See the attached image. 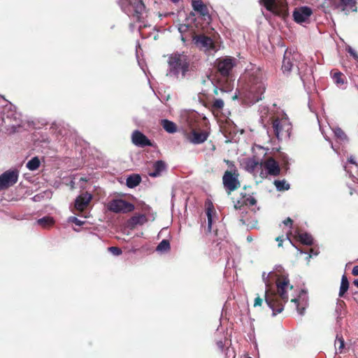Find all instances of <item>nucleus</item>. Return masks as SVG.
Masks as SVG:
<instances>
[{"label":"nucleus","mask_w":358,"mask_h":358,"mask_svg":"<svg viewBox=\"0 0 358 358\" xmlns=\"http://www.w3.org/2000/svg\"><path fill=\"white\" fill-rule=\"evenodd\" d=\"M296 236L298 240L304 245H312L313 244V238L312 236L306 232L298 233Z\"/></svg>","instance_id":"27"},{"label":"nucleus","mask_w":358,"mask_h":358,"mask_svg":"<svg viewBox=\"0 0 358 358\" xmlns=\"http://www.w3.org/2000/svg\"><path fill=\"white\" fill-rule=\"evenodd\" d=\"M214 207L212 203H210L206 208V213L208 218V227L205 229L206 234H210L212 231V223H213V215Z\"/></svg>","instance_id":"25"},{"label":"nucleus","mask_w":358,"mask_h":358,"mask_svg":"<svg viewBox=\"0 0 358 358\" xmlns=\"http://www.w3.org/2000/svg\"><path fill=\"white\" fill-rule=\"evenodd\" d=\"M303 293L305 294V292H304V290H302L301 292V294H303Z\"/></svg>","instance_id":"57"},{"label":"nucleus","mask_w":358,"mask_h":358,"mask_svg":"<svg viewBox=\"0 0 358 358\" xmlns=\"http://www.w3.org/2000/svg\"><path fill=\"white\" fill-rule=\"evenodd\" d=\"M193 40L195 44L201 49L204 50H215V46L213 39L205 35H196Z\"/></svg>","instance_id":"14"},{"label":"nucleus","mask_w":358,"mask_h":358,"mask_svg":"<svg viewBox=\"0 0 358 358\" xmlns=\"http://www.w3.org/2000/svg\"><path fill=\"white\" fill-rule=\"evenodd\" d=\"M208 104L210 105V109L214 111H221L224 106V103L222 99H215L211 102H209Z\"/></svg>","instance_id":"28"},{"label":"nucleus","mask_w":358,"mask_h":358,"mask_svg":"<svg viewBox=\"0 0 358 358\" xmlns=\"http://www.w3.org/2000/svg\"><path fill=\"white\" fill-rule=\"evenodd\" d=\"M171 1L174 2V3H177L180 0H171Z\"/></svg>","instance_id":"52"},{"label":"nucleus","mask_w":358,"mask_h":358,"mask_svg":"<svg viewBox=\"0 0 358 358\" xmlns=\"http://www.w3.org/2000/svg\"><path fill=\"white\" fill-rule=\"evenodd\" d=\"M169 74L171 76L185 77L187 73L190 71V62L187 55L184 52H173L168 59Z\"/></svg>","instance_id":"4"},{"label":"nucleus","mask_w":358,"mask_h":358,"mask_svg":"<svg viewBox=\"0 0 358 358\" xmlns=\"http://www.w3.org/2000/svg\"><path fill=\"white\" fill-rule=\"evenodd\" d=\"M262 166L267 170L271 176H277L280 173V168L278 162L273 158L269 157L263 164Z\"/></svg>","instance_id":"18"},{"label":"nucleus","mask_w":358,"mask_h":358,"mask_svg":"<svg viewBox=\"0 0 358 358\" xmlns=\"http://www.w3.org/2000/svg\"><path fill=\"white\" fill-rule=\"evenodd\" d=\"M348 162L350 163V164H355V162L354 161V159L350 157L349 159H348Z\"/></svg>","instance_id":"50"},{"label":"nucleus","mask_w":358,"mask_h":358,"mask_svg":"<svg viewBox=\"0 0 358 358\" xmlns=\"http://www.w3.org/2000/svg\"><path fill=\"white\" fill-rule=\"evenodd\" d=\"M236 65V59L231 57H220L215 60L216 73L212 80L215 94L218 95V90L227 92L232 90L234 80L232 71Z\"/></svg>","instance_id":"1"},{"label":"nucleus","mask_w":358,"mask_h":358,"mask_svg":"<svg viewBox=\"0 0 358 358\" xmlns=\"http://www.w3.org/2000/svg\"><path fill=\"white\" fill-rule=\"evenodd\" d=\"M263 303V299L259 296H257L255 299L254 306H261Z\"/></svg>","instance_id":"41"},{"label":"nucleus","mask_w":358,"mask_h":358,"mask_svg":"<svg viewBox=\"0 0 358 358\" xmlns=\"http://www.w3.org/2000/svg\"><path fill=\"white\" fill-rule=\"evenodd\" d=\"M268 10L282 18H285L288 15L287 5L285 1H276L273 9Z\"/></svg>","instance_id":"19"},{"label":"nucleus","mask_w":358,"mask_h":358,"mask_svg":"<svg viewBox=\"0 0 358 358\" xmlns=\"http://www.w3.org/2000/svg\"><path fill=\"white\" fill-rule=\"evenodd\" d=\"M271 124L273 132L278 140L289 137L292 126L286 119L273 117H272Z\"/></svg>","instance_id":"5"},{"label":"nucleus","mask_w":358,"mask_h":358,"mask_svg":"<svg viewBox=\"0 0 358 358\" xmlns=\"http://www.w3.org/2000/svg\"><path fill=\"white\" fill-rule=\"evenodd\" d=\"M247 240H248V241L250 242V241H252V238L251 236H249L247 237Z\"/></svg>","instance_id":"51"},{"label":"nucleus","mask_w":358,"mask_h":358,"mask_svg":"<svg viewBox=\"0 0 358 358\" xmlns=\"http://www.w3.org/2000/svg\"><path fill=\"white\" fill-rule=\"evenodd\" d=\"M243 79L245 81V88L249 93V97L254 103L262 100L266 87L264 83V73L259 68L248 71Z\"/></svg>","instance_id":"3"},{"label":"nucleus","mask_w":358,"mask_h":358,"mask_svg":"<svg viewBox=\"0 0 358 358\" xmlns=\"http://www.w3.org/2000/svg\"><path fill=\"white\" fill-rule=\"evenodd\" d=\"M108 251L115 256L120 255L122 252L121 248L115 246L108 248Z\"/></svg>","instance_id":"40"},{"label":"nucleus","mask_w":358,"mask_h":358,"mask_svg":"<svg viewBox=\"0 0 358 358\" xmlns=\"http://www.w3.org/2000/svg\"><path fill=\"white\" fill-rule=\"evenodd\" d=\"M131 141L135 145L141 148L153 145L151 141L138 130H135L133 131L131 135Z\"/></svg>","instance_id":"16"},{"label":"nucleus","mask_w":358,"mask_h":358,"mask_svg":"<svg viewBox=\"0 0 358 358\" xmlns=\"http://www.w3.org/2000/svg\"><path fill=\"white\" fill-rule=\"evenodd\" d=\"M331 7L338 12L343 13L348 15L350 12H356L357 1L356 0H326Z\"/></svg>","instance_id":"7"},{"label":"nucleus","mask_w":358,"mask_h":358,"mask_svg":"<svg viewBox=\"0 0 358 358\" xmlns=\"http://www.w3.org/2000/svg\"><path fill=\"white\" fill-rule=\"evenodd\" d=\"M262 163L255 157L248 158L245 162V168L250 173H255L258 168H262Z\"/></svg>","instance_id":"21"},{"label":"nucleus","mask_w":358,"mask_h":358,"mask_svg":"<svg viewBox=\"0 0 358 358\" xmlns=\"http://www.w3.org/2000/svg\"><path fill=\"white\" fill-rule=\"evenodd\" d=\"M292 302H294L296 305V310H297V312L299 313V314H300L301 315H303L304 314V312H305V310H306V305H307V301H303L302 303H300L299 302V299H292L291 300Z\"/></svg>","instance_id":"32"},{"label":"nucleus","mask_w":358,"mask_h":358,"mask_svg":"<svg viewBox=\"0 0 358 358\" xmlns=\"http://www.w3.org/2000/svg\"><path fill=\"white\" fill-rule=\"evenodd\" d=\"M192 6L198 15V17L201 18L206 24H209L211 22L212 18L209 9L202 0H192Z\"/></svg>","instance_id":"9"},{"label":"nucleus","mask_w":358,"mask_h":358,"mask_svg":"<svg viewBox=\"0 0 358 358\" xmlns=\"http://www.w3.org/2000/svg\"><path fill=\"white\" fill-rule=\"evenodd\" d=\"M352 294H358V292H353Z\"/></svg>","instance_id":"56"},{"label":"nucleus","mask_w":358,"mask_h":358,"mask_svg":"<svg viewBox=\"0 0 358 358\" xmlns=\"http://www.w3.org/2000/svg\"><path fill=\"white\" fill-rule=\"evenodd\" d=\"M40 160L37 157H33L27 164V167L30 171L36 170L40 166Z\"/></svg>","instance_id":"33"},{"label":"nucleus","mask_w":358,"mask_h":358,"mask_svg":"<svg viewBox=\"0 0 358 358\" xmlns=\"http://www.w3.org/2000/svg\"><path fill=\"white\" fill-rule=\"evenodd\" d=\"M334 132L335 136L338 138L343 140V141L348 140V136L342 129L337 127V128L334 129Z\"/></svg>","instance_id":"37"},{"label":"nucleus","mask_w":358,"mask_h":358,"mask_svg":"<svg viewBox=\"0 0 358 358\" xmlns=\"http://www.w3.org/2000/svg\"><path fill=\"white\" fill-rule=\"evenodd\" d=\"M92 199V195L90 193L87 192L81 193L75 200V208L80 212L84 211L89 206Z\"/></svg>","instance_id":"15"},{"label":"nucleus","mask_w":358,"mask_h":358,"mask_svg":"<svg viewBox=\"0 0 358 358\" xmlns=\"http://www.w3.org/2000/svg\"><path fill=\"white\" fill-rule=\"evenodd\" d=\"M145 8V7L142 0H134V2L129 4V15H132L139 22Z\"/></svg>","instance_id":"17"},{"label":"nucleus","mask_w":358,"mask_h":358,"mask_svg":"<svg viewBox=\"0 0 358 358\" xmlns=\"http://www.w3.org/2000/svg\"><path fill=\"white\" fill-rule=\"evenodd\" d=\"M217 345H218V347L222 349V348H223V343H222V341L217 342Z\"/></svg>","instance_id":"48"},{"label":"nucleus","mask_w":358,"mask_h":358,"mask_svg":"<svg viewBox=\"0 0 358 358\" xmlns=\"http://www.w3.org/2000/svg\"><path fill=\"white\" fill-rule=\"evenodd\" d=\"M161 125L164 129L169 134H173L177 131V125L173 122L169 120H162Z\"/></svg>","instance_id":"24"},{"label":"nucleus","mask_w":358,"mask_h":358,"mask_svg":"<svg viewBox=\"0 0 358 358\" xmlns=\"http://www.w3.org/2000/svg\"><path fill=\"white\" fill-rule=\"evenodd\" d=\"M275 241H278L279 247H281L282 245L283 239L281 236H278L275 238Z\"/></svg>","instance_id":"46"},{"label":"nucleus","mask_w":358,"mask_h":358,"mask_svg":"<svg viewBox=\"0 0 358 358\" xmlns=\"http://www.w3.org/2000/svg\"><path fill=\"white\" fill-rule=\"evenodd\" d=\"M70 220L78 226H81L83 224V222L80 221L76 217H71Z\"/></svg>","instance_id":"42"},{"label":"nucleus","mask_w":358,"mask_h":358,"mask_svg":"<svg viewBox=\"0 0 358 358\" xmlns=\"http://www.w3.org/2000/svg\"><path fill=\"white\" fill-rule=\"evenodd\" d=\"M312 15L313 10L308 6L296 8L293 12L294 20L299 24L309 23Z\"/></svg>","instance_id":"11"},{"label":"nucleus","mask_w":358,"mask_h":358,"mask_svg":"<svg viewBox=\"0 0 358 358\" xmlns=\"http://www.w3.org/2000/svg\"><path fill=\"white\" fill-rule=\"evenodd\" d=\"M157 251L161 252H168L170 250V243L166 239H163L157 247Z\"/></svg>","instance_id":"34"},{"label":"nucleus","mask_w":358,"mask_h":358,"mask_svg":"<svg viewBox=\"0 0 358 358\" xmlns=\"http://www.w3.org/2000/svg\"><path fill=\"white\" fill-rule=\"evenodd\" d=\"M152 169L153 171H150L148 175L150 177L156 178L160 176L166 171V164L164 161L158 160L153 164Z\"/></svg>","instance_id":"22"},{"label":"nucleus","mask_w":358,"mask_h":358,"mask_svg":"<svg viewBox=\"0 0 358 358\" xmlns=\"http://www.w3.org/2000/svg\"><path fill=\"white\" fill-rule=\"evenodd\" d=\"M349 52H350V54H351V55H352L355 58L357 57V56L356 53H355V52H354L351 49H350Z\"/></svg>","instance_id":"47"},{"label":"nucleus","mask_w":358,"mask_h":358,"mask_svg":"<svg viewBox=\"0 0 358 358\" xmlns=\"http://www.w3.org/2000/svg\"><path fill=\"white\" fill-rule=\"evenodd\" d=\"M349 289V282L345 275H343L341 278V287L339 290L338 296L343 297L345 294Z\"/></svg>","instance_id":"29"},{"label":"nucleus","mask_w":358,"mask_h":358,"mask_svg":"<svg viewBox=\"0 0 358 358\" xmlns=\"http://www.w3.org/2000/svg\"><path fill=\"white\" fill-rule=\"evenodd\" d=\"M275 275L277 292L267 289L264 296L266 303L273 310V315L282 311L284 303L288 301L287 290H291L293 288L287 275L275 274Z\"/></svg>","instance_id":"2"},{"label":"nucleus","mask_w":358,"mask_h":358,"mask_svg":"<svg viewBox=\"0 0 358 358\" xmlns=\"http://www.w3.org/2000/svg\"><path fill=\"white\" fill-rule=\"evenodd\" d=\"M80 180H83V181H87V179H86V178H80Z\"/></svg>","instance_id":"53"},{"label":"nucleus","mask_w":358,"mask_h":358,"mask_svg":"<svg viewBox=\"0 0 358 358\" xmlns=\"http://www.w3.org/2000/svg\"><path fill=\"white\" fill-rule=\"evenodd\" d=\"M297 57L298 55L296 53H292L287 50L285 52L282 64V70L284 73L289 74L294 66L298 69H299V66L296 64Z\"/></svg>","instance_id":"12"},{"label":"nucleus","mask_w":358,"mask_h":358,"mask_svg":"<svg viewBox=\"0 0 358 358\" xmlns=\"http://www.w3.org/2000/svg\"><path fill=\"white\" fill-rule=\"evenodd\" d=\"M263 4L267 10L273 9V4L276 2V0H262Z\"/></svg>","instance_id":"39"},{"label":"nucleus","mask_w":358,"mask_h":358,"mask_svg":"<svg viewBox=\"0 0 358 358\" xmlns=\"http://www.w3.org/2000/svg\"><path fill=\"white\" fill-rule=\"evenodd\" d=\"M37 223L43 227H48L54 224V220L50 217H43L37 220Z\"/></svg>","instance_id":"35"},{"label":"nucleus","mask_w":358,"mask_h":358,"mask_svg":"<svg viewBox=\"0 0 358 358\" xmlns=\"http://www.w3.org/2000/svg\"><path fill=\"white\" fill-rule=\"evenodd\" d=\"M340 304H341H341L345 305V302H344L343 301H341Z\"/></svg>","instance_id":"54"},{"label":"nucleus","mask_w":358,"mask_h":358,"mask_svg":"<svg viewBox=\"0 0 358 358\" xmlns=\"http://www.w3.org/2000/svg\"><path fill=\"white\" fill-rule=\"evenodd\" d=\"M187 139L193 144H201L205 142L208 136V134L204 131H197L192 129L189 132L185 134Z\"/></svg>","instance_id":"13"},{"label":"nucleus","mask_w":358,"mask_h":358,"mask_svg":"<svg viewBox=\"0 0 358 358\" xmlns=\"http://www.w3.org/2000/svg\"><path fill=\"white\" fill-rule=\"evenodd\" d=\"M350 194L352 195L353 194V189H350Z\"/></svg>","instance_id":"55"},{"label":"nucleus","mask_w":358,"mask_h":358,"mask_svg":"<svg viewBox=\"0 0 358 358\" xmlns=\"http://www.w3.org/2000/svg\"><path fill=\"white\" fill-rule=\"evenodd\" d=\"M334 346L336 350V352L342 353L345 347V341L342 336L337 335Z\"/></svg>","instance_id":"30"},{"label":"nucleus","mask_w":358,"mask_h":358,"mask_svg":"<svg viewBox=\"0 0 358 358\" xmlns=\"http://www.w3.org/2000/svg\"><path fill=\"white\" fill-rule=\"evenodd\" d=\"M107 208L115 213H127L135 209L133 203L122 199H113L108 202Z\"/></svg>","instance_id":"6"},{"label":"nucleus","mask_w":358,"mask_h":358,"mask_svg":"<svg viewBox=\"0 0 358 358\" xmlns=\"http://www.w3.org/2000/svg\"><path fill=\"white\" fill-rule=\"evenodd\" d=\"M141 182V177L138 174H132L127 178L126 184L129 188L138 186Z\"/></svg>","instance_id":"26"},{"label":"nucleus","mask_w":358,"mask_h":358,"mask_svg":"<svg viewBox=\"0 0 358 358\" xmlns=\"http://www.w3.org/2000/svg\"><path fill=\"white\" fill-rule=\"evenodd\" d=\"M238 176V172H224L222 177V182L228 195L241 187Z\"/></svg>","instance_id":"8"},{"label":"nucleus","mask_w":358,"mask_h":358,"mask_svg":"<svg viewBox=\"0 0 358 358\" xmlns=\"http://www.w3.org/2000/svg\"><path fill=\"white\" fill-rule=\"evenodd\" d=\"M273 184L278 191L288 190L290 187L289 184H288L285 180H274Z\"/></svg>","instance_id":"31"},{"label":"nucleus","mask_w":358,"mask_h":358,"mask_svg":"<svg viewBox=\"0 0 358 358\" xmlns=\"http://www.w3.org/2000/svg\"><path fill=\"white\" fill-rule=\"evenodd\" d=\"M148 222V218L144 214L134 215L128 220L127 224L130 229H134L137 225H143Z\"/></svg>","instance_id":"20"},{"label":"nucleus","mask_w":358,"mask_h":358,"mask_svg":"<svg viewBox=\"0 0 358 358\" xmlns=\"http://www.w3.org/2000/svg\"><path fill=\"white\" fill-rule=\"evenodd\" d=\"M353 285L355 286H356L357 287H358V279H355L354 281H353Z\"/></svg>","instance_id":"49"},{"label":"nucleus","mask_w":358,"mask_h":358,"mask_svg":"<svg viewBox=\"0 0 358 358\" xmlns=\"http://www.w3.org/2000/svg\"><path fill=\"white\" fill-rule=\"evenodd\" d=\"M331 76L334 82L338 86L343 85L346 81V77L345 76V75L336 69H333L331 71Z\"/></svg>","instance_id":"23"},{"label":"nucleus","mask_w":358,"mask_h":358,"mask_svg":"<svg viewBox=\"0 0 358 358\" xmlns=\"http://www.w3.org/2000/svg\"><path fill=\"white\" fill-rule=\"evenodd\" d=\"M17 170H8L0 176V189H7L14 185L18 179Z\"/></svg>","instance_id":"10"},{"label":"nucleus","mask_w":358,"mask_h":358,"mask_svg":"<svg viewBox=\"0 0 358 358\" xmlns=\"http://www.w3.org/2000/svg\"><path fill=\"white\" fill-rule=\"evenodd\" d=\"M243 206H245V204L243 203V201H237L234 203V208L236 209V210L241 209V207H243Z\"/></svg>","instance_id":"43"},{"label":"nucleus","mask_w":358,"mask_h":358,"mask_svg":"<svg viewBox=\"0 0 358 358\" xmlns=\"http://www.w3.org/2000/svg\"><path fill=\"white\" fill-rule=\"evenodd\" d=\"M352 274L355 276L358 275V265L353 267Z\"/></svg>","instance_id":"45"},{"label":"nucleus","mask_w":358,"mask_h":358,"mask_svg":"<svg viewBox=\"0 0 358 358\" xmlns=\"http://www.w3.org/2000/svg\"><path fill=\"white\" fill-rule=\"evenodd\" d=\"M284 224L289 225L290 227H292L293 220L290 217H287L285 220L283 221Z\"/></svg>","instance_id":"44"},{"label":"nucleus","mask_w":358,"mask_h":358,"mask_svg":"<svg viewBox=\"0 0 358 358\" xmlns=\"http://www.w3.org/2000/svg\"><path fill=\"white\" fill-rule=\"evenodd\" d=\"M243 203L245 206H255L257 203V200L255 197L250 196V195H245L243 196Z\"/></svg>","instance_id":"36"},{"label":"nucleus","mask_w":358,"mask_h":358,"mask_svg":"<svg viewBox=\"0 0 358 358\" xmlns=\"http://www.w3.org/2000/svg\"><path fill=\"white\" fill-rule=\"evenodd\" d=\"M224 162L227 164V165L229 168V170H227L226 171L238 172V169H237L236 166H235V164L234 162L230 161L229 159H224Z\"/></svg>","instance_id":"38"}]
</instances>
